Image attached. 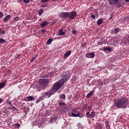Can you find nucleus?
<instances>
[{
  "label": "nucleus",
  "mask_w": 129,
  "mask_h": 129,
  "mask_svg": "<svg viewBox=\"0 0 129 129\" xmlns=\"http://www.w3.org/2000/svg\"><path fill=\"white\" fill-rule=\"evenodd\" d=\"M128 100L126 97L121 98L116 102V106L117 108H126Z\"/></svg>",
  "instance_id": "1"
},
{
  "label": "nucleus",
  "mask_w": 129,
  "mask_h": 129,
  "mask_svg": "<svg viewBox=\"0 0 129 129\" xmlns=\"http://www.w3.org/2000/svg\"><path fill=\"white\" fill-rule=\"evenodd\" d=\"M63 85H64L63 83H62V81L60 80L59 81L54 84L53 86L52 87L51 90H52L54 93H55V92L59 90L61 88V87L63 86Z\"/></svg>",
  "instance_id": "2"
},
{
  "label": "nucleus",
  "mask_w": 129,
  "mask_h": 129,
  "mask_svg": "<svg viewBox=\"0 0 129 129\" xmlns=\"http://www.w3.org/2000/svg\"><path fill=\"white\" fill-rule=\"evenodd\" d=\"M39 86L41 89H45L49 84V79H40L39 81Z\"/></svg>",
  "instance_id": "3"
},
{
  "label": "nucleus",
  "mask_w": 129,
  "mask_h": 129,
  "mask_svg": "<svg viewBox=\"0 0 129 129\" xmlns=\"http://www.w3.org/2000/svg\"><path fill=\"white\" fill-rule=\"evenodd\" d=\"M71 73L70 72H67L66 73H64L62 75L63 79H60V81L64 84L66 82H67V80H69V79H70V78L71 77Z\"/></svg>",
  "instance_id": "4"
},
{
  "label": "nucleus",
  "mask_w": 129,
  "mask_h": 129,
  "mask_svg": "<svg viewBox=\"0 0 129 129\" xmlns=\"http://www.w3.org/2000/svg\"><path fill=\"white\" fill-rule=\"evenodd\" d=\"M54 93V91L53 90H50L46 92H45L42 96L44 98H49L51 97L52 95Z\"/></svg>",
  "instance_id": "5"
},
{
  "label": "nucleus",
  "mask_w": 129,
  "mask_h": 129,
  "mask_svg": "<svg viewBox=\"0 0 129 129\" xmlns=\"http://www.w3.org/2000/svg\"><path fill=\"white\" fill-rule=\"evenodd\" d=\"M69 13V19H70V20H74V19H75L77 16V13H76V12L72 11Z\"/></svg>",
  "instance_id": "6"
},
{
  "label": "nucleus",
  "mask_w": 129,
  "mask_h": 129,
  "mask_svg": "<svg viewBox=\"0 0 129 129\" xmlns=\"http://www.w3.org/2000/svg\"><path fill=\"white\" fill-rule=\"evenodd\" d=\"M59 18H63V19H68L69 18V12H63L60 13L59 15Z\"/></svg>",
  "instance_id": "7"
},
{
  "label": "nucleus",
  "mask_w": 129,
  "mask_h": 129,
  "mask_svg": "<svg viewBox=\"0 0 129 129\" xmlns=\"http://www.w3.org/2000/svg\"><path fill=\"white\" fill-rule=\"evenodd\" d=\"M95 111H93L91 112L90 114V111H88L86 113V115L87 116V117H92V118H94L95 117Z\"/></svg>",
  "instance_id": "8"
},
{
  "label": "nucleus",
  "mask_w": 129,
  "mask_h": 129,
  "mask_svg": "<svg viewBox=\"0 0 129 129\" xmlns=\"http://www.w3.org/2000/svg\"><path fill=\"white\" fill-rule=\"evenodd\" d=\"M122 43L125 45V46H128L129 45V40L125 36L124 37L123 39L122 40Z\"/></svg>",
  "instance_id": "9"
},
{
  "label": "nucleus",
  "mask_w": 129,
  "mask_h": 129,
  "mask_svg": "<svg viewBox=\"0 0 129 129\" xmlns=\"http://www.w3.org/2000/svg\"><path fill=\"white\" fill-rule=\"evenodd\" d=\"M95 56V54L93 52L89 53L86 54V57L87 58H94Z\"/></svg>",
  "instance_id": "10"
},
{
  "label": "nucleus",
  "mask_w": 129,
  "mask_h": 129,
  "mask_svg": "<svg viewBox=\"0 0 129 129\" xmlns=\"http://www.w3.org/2000/svg\"><path fill=\"white\" fill-rule=\"evenodd\" d=\"M7 81H4V82L0 83V89H2L6 86V84H7Z\"/></svg>",
  "instance_id": "11"
},
{
  "label": "nucleus",
  "mask_w": 129,
  "mask_h": 129,
  "mask_svg": "<svg viewBox=\"0 0 129 129\" xmlns=\"http://www.w3.org/2000/svg\"><path fill=\"white\" fill-rule=\"evenodd\" d=\"M58 105L59 106H60V107H62V106L63 107H66V103H64V102L63 101H60L59 103H58Z\"/></svg>",
  "instance_id": "12"
},
{
  "label": "nucleus",
  "mask_w": 129,
  "mask_h": 129,
  "mask_svg": "<svg viewBox=\"0 0 129 129\" xmlns=\"http://www.w3.org/2000/svg\"><path fill=\"white\" fill-rule=\"evenodd\" d=\"M95 90H93L92 91H91L90 93H89L86 96V98H90L91 96H92V94L94 93Z\"/></svg>",
  "instance_id": "13"
},
{
  "label": "nucleus",
  "mask_w": 129,
  "mask_h": 129,
  "mask_svg": "<svg viewBox=\"0 0 129 129\" xmlns=\"http://www.w3.org/2000/svg\"><path fill=\"white\" fill-rule=\"evenodd\" d=\"M71 54V50H69L67 51L64 55V58H67V57H69Z\"/></svg>",
  "instance_id": "14"
},
{
  "label": "nucleus",
  "mask_w": 129,
  "mask_h": 129,
  "mask_svg": "<svg viewBox=\"0 0 129 129\" xmlns=\"http://www.w3.org/2000/svg\"><path fill=\"white\" fill-rule=\"evenodd\" d=\"M72 116L74 117H78V116H80V113L78 112L77 114H75L73 112L72 113Z\"/></svg>",
  "instance_id": "15"
},
{
  "label": "nucleus",
  "mask_w": 129,
  "mask_h": 129,
  "mask_svg": "<svg viewBox=\"0 0 129 129\" xmlns=\"http://www.w3.org/2000/svg\"><path fill=\"white\" fill-rule=\"evenodd\" d=\"M109 4L111 6H114V5H116V3H115V0H109Z\"/></svg>",
  "instance_id": "16"
},
{
  "label": "nucleus",
  "mask_w": 129,
  "mask_h": 129,
  "mask_svg": "<svg viewBox=\"0 0 129 129\" xmlns=\"http://www.w3.org/2000/svg\"><path fill=\"white\" fill-rule=\"evenodd\" d=\"M103 22V21L102 20V19L100 18L97 21V24L99 26H100V25H101V24H102V22Z\"/></svg>",
  "instance_id": "17"
},
{
  "label": "nucleus",
  "mask_w": 129,
  "mask_h": 129,
  "mask_svg": "<svg viewBox=\"0 0 129 129\" xmlns=\"http://www.w3.org/2000/svg\"><path fill=\"white\" fill-rule=\"evenodd\" d=\"M11 18V15H9L6 16L4 19V22H7L8 21H9V19Z\"/></svg>",
  "instance_id": "18"
},
{
  "label": "nucleus",
  "mask_w": 129,
  "mask_h": 129,
  "mask_svg": "<svg viewBox=\"0 0 129 129\" xmlns=\"http://www.w3.org/2000/svg\"><path fill=\"white\" fill-rule=\"evenodd\" d=\"M48 25V22L47 21H45L44 22L41 23L40 24V26L42 28H44V27L47 26Z\"/></svg>",
  "instance_id": "19"
},
{
  "label": "nucleus",
  "mask_w": 129,
  "mask_h": 129,
  "mask_svg": "<svg viewBox=\"0 0 129 129\" xmlns=\"http://www.w3.org/2000/svg\"><path fill=\"white\" fill-rule=\"evenodd\" d=\"M27 99H28L27 101H33L34 100V98L32 96H28Z\"/></svg>",
  "instance_id": "20"
},
{
  "label": "nucleus",
  "mask_w": 129,
  "mask_h": 129,
  "mask_svg": "<svg viewBox=\"0 0 129 129\" xmlns=\"http://www.w3.org/2000/svg\"><path fill=\"white\" fill-rule=\"evenodd\" d=\"M56 120H57V116H55L50 119L49 122H53V121H56Z\"/></svg>",
  "instance_id": "21"
},
{
  "label": "nucleus",
  "mask_w": 129,
  "mask_h": 129,
  "mask_svg": "<svg viewBox=\"0 0 129 129\" xmlns=\"http://www.w3.org/2000/svg\"><path fill=\"white\" fill-rule=\"evenodd\" d=\"M58 34L59 36H64V35H65V33L63 32V30H59L58 31Z\"/></svg>",
  "instance_id": "22"
},
{
  "label": "nucleus",
  "mask_w": 129,
  "mask_h": 129,
  "mask_svg": "<svg viewBox=\"0 0 129 129\" xmlns=\"http://www.w3.org/2000/svg\"><path fill=\"white\" fill-rule=\"evenodd\" d=\"M66 109H67V107H64L62 108L60 110V113H63V114L65 113V110H66Z\"/></svg>",
  "instance_id": "23"
},
{
  "label": "nucleus",
  "mask_w": 129,
  "mask_h": 129,
  "mask_svg": "<svg viewBox=\"0 0 129 129\" xmlns=\"http://www.w3.org/2000/svg\"><path fill=\"white\" fill-rule=\"evenodd\" d=\"M44 13V10L40 9L38 11V15L39 16H42Z\"/></svg>",
  "instance_id": "24"
},
{
  "label": "nucleus",
  "mask_w": 129,
  "mask_h": 129,
  "mask_svg": "<svg viewBox=\"0 0 129 129\" xmlns=\"http://www.w3.org/2000/svg\"><path fill=\"white\" fill-rule=\"evenodd\" d=\"M53 41V38H49L47 41L46 44L47 45H50V43H52V41Z\"/></svg>",
  "instance_id": "25"
},
{
  "label": "nucleus",
  "mask_w": 129,
  "mask_h": 129,
  "mask_svg": "<svg viewBox=\"0 0 129 129\" xmlns=\"http://www.w3.org/2000/svg\"><path fill=\"white\" fill-rule=\"evenodd\" d=\"M104 51H109V52H110L111 51V48L110 47H105L103 49Z\"/></svg>",
  "instance_id": "26"
},
{
  "label": "nucleus",
  "mask_w": 129,
  "mask_h": 129,
  "mask_svg": "<svg viewBox=\"0 0 129 129\" xmlns=\"http://www.w3.org/2000/svg\"><path fill=\"white\" fill-rule=\"evenodd\" d=\"M105 127H110V125H109V122L107 121H105Z\"/></svg>",
  "instance_id": "27"
},
{
  "label": "nucleus",
  "mask_w": 129,
  "mask_h": 129,
  "mask_svg": "<svg viewBox=\"0 0 129 129\" xmlns=\"http://www.w3.org/2000/svg\"><path fill=\"white\" fill-rule=\"evenodd\" d=\"M0 43H1V44H4V43H7V41L5 40L4 38H0Z\"/></svg>",
  "instance_id": "28"
},
{
  "label": "nucleus",
  "mask_w": 129,
  "mask_h": 129,
  "mask_svg": "<svg viewBox=\"0 0 129 129\" xmlns=\"http://www.w3.org/2000/svg\"><path fill=\"white\" fill-rule=\"evenodd\" d=\"M60 98L61 99H65L66 98V95H65V94H63L60 96Z\"/></svg>",
  "instance_id": "29"
},
{
  "label": "nucleus",
  "mask_w": 129,
  "mask_h": 129,
  "mask_svg": "<svg viewBox=\"0 0 129 129\" xmlns=\"http://www.w3.org/2000/svg\"><path fill=\"white\" fill-rule=\"evenodd\" d=\"M90 14H91V18H93V20H94V19L96 18V16L94 15V14L92 13H91Z\"/></svg>",
  "instance_id": "30"
},
{
  "label": "nucleus",
  "mask_w": 129,
  "mask_h": 129,
  "mask_svg": "<svg viewBox=\"0 0 129 129\" xmlns=\"http://www.w3.org/2000/svg\"><path fill=\"white\" fill-rule=\"evenodd\" d=\"M116 5H117V8H121V7H122V4L121 3H117V4Z\"/></svg>",
  "instance_id": "31"
},
{
  "label": "nucleus",
  "mask_w": 129,
  "mask_h": 129,
  "mask_svg": "<svg viewBox=\"0 0 129 129\" xmlns=\"http://www.w3.org/2000/svg\"><path fill=\"white\" fill-rule=\"evenodd\" d=\"M47 31V30L46 29H42V30H41V32H42V33L43 34H44L45 35L46 34V32Z\"/></svg>",
  "instance_id": "32"
},
{
  "label": "nucleus",
  "mask_w": 129,
  "mask_h": 129,
  "mask_svg": "<svg viewBox=\"0 0 129 129\" xmlns=\"http://www.w3.org/2000/svg\"><path fill=\"white\" fill-rule=\"evenodd\" d=\"M8 105H9V106H12V102H11V101H7V102Z\"/></svg>",
  "instance_id": "33"
},
{
  "label": "nucleus",
  "mask_w": 129,
  "mask_h": 129,
  "mask_svg": "<svg viewBox=\"0 0 129 129\" xmlns=\"http://www.w3.org/2000/svg\"><path fill=\"white\" fill-rule=\"evenodd\" d=\"M36 60V56L34 57V56H32V58H31V59L30 60V62H33L34 60Z\"/></svg>",
  "instance_id": "34"
},
{
  "label": "nucleus",
  "mask_w": 129,
  "mask_h": 129,
  "mask_svg": "<svg viewBox=\"0 0 129 129\" xmlns=\"http://www.w3.org/2000/svg\"><path fill=\"white\" fill-rule=\"evenodd\" d=\"M114 32H115V34H117L118 32H119V30H118L117 28H115Z\"/></svg>",
  "instance_id": "35"
},
{
  "label": "nucleus",
  "mask_w": 129,
  "mask_h": 129,
  "mask_svg": "<svg viewBox=\"0 0 129 129\" xmlns=\"http://www.w3.org/2000/svg\"><path fill=\"white\" fill-rule=\"evenodd\" d=\"M103 44V42H102V40H100V41L98 42V45H102Z\"/></svg>",
  "instance_id": "36"
},
{
  "label": "nucleus",
  "mask_w": 129,
  "mask_h": 129,
  "mask_svg": "<svg viewBox=\"0 0 129 129\" xmlns=\"http://www.w3.org/2000/svg\"><path fill=\"white\" fill-rule=\"evenodd\" d=\"M122 0H115V4L117 5V3H120Z\"/></svg>",
  "instance_id": "37"
},
{
  "label": "nucleus",
  "mask_w": 129,
  "mask_h": 129,
  "mask_svg": "<svg viewBox=\"0 0 129 129\" xmlns=\"http://www.w3.org/2000/svg\"><path fill=\"white\" fill-rule=\"evenodd\" d=\"M23 2L25 4H29V3H30V0H23Z\"/></svg>",
  "instance_id": "38"
},
{
  "label": "nucleus",
  "mask_w": 129,
  "mask_h": 129,
  "mask_svg": "<svg viewBox=\"0 0 129 129\" xmlns=\"http://www.w3.org/2000/svg\"><path fill=\"white\" fill-rule=\"evenodd\" d=\"M14 21H19V17H16L14 18Z\"/></svg>",
  "instance_id": "39"
},
{
  "label": "nucleus",
  "mask_w": 129,
  "mask_h": 129,
  "mask_svg": "<svg viewBox=\"0 0 129 129\" xmlns=\"http://www.w3.org/2000/svg\"><path fill=\"white\" fill-rule=\"evenodd\" d=\"M3 17H4V14L2 12H0V18H3Z\"/></svg>",
  "instance_id": "40"
},
{
  "label": "nucleus",
  "mask_w": 129,
  "mask_h": 129,
  "mask_svg": "<svg viewBox=\"0 0 129 129\" xmlns=\"http://www.w3.org/2000/svg\"><path fill=\"white\" fill-rule=\"evenodd\" d=\"M49 0H41V3H47Z\"/></svg>",
  "instance_id": "41"
},
{
  "label": "nucleus",
  "mask_w": 129,
  "mask_h": 129,
  "mask_svg": "<svg viewBox=\"0 0 129 129\" xmlns=\"http://www.w3.org/2000/svg\"><path fill=\"white\" fill-rule=\"evenodd\" d=\"M73 112H77V109H75V108H74L73 109Z\"/></svg>",
  "instance_id": "42"
},
{
  "label": "nucleus",
  "mask_w": 129,
  "mask_h": 129,
  "mask_svg": "<svg viewBox=\"0 0 129 129\" xmlns=\"http://www.w3.org/2000/svg\"><path fill=\"white\" fill-rule=\"evenodd\" d=\"M43 78H48V75H45L43 76Z\"/></svg>",
  "instance_id": "43"
},
{
  "label": "nucleus",
  "mask_w": 129,
  "mask_h": 129,
  "mask_svg": "<svg viewBox=\"0 0 129 129\" xmlns=\"http://www.w3.org/2000/svg\"><path fill=\"white\" fill-rule=\"evenodd\" d=\"M4 101V99L2 98H0V104Z\"/></svg>",
  "instance_id": "44"
},
{
  "label": "nucleus",
  "mask_w": 129,
  "mask_h": 129,
  "mask_svg": "<svg viewBox=\"0 0 129 129\" xmlns=\"http://www.w3.org/2000/svg\"><path fill=\"white\" fill-rule=\"evenodd\" d=\"M2 34H3V35H5V34H6V31L3 30V31H2Z\"/></svg>",
  "instance_id": "45"
},
{
  "label": "nucleus",
  "mask_w": 129,
  "mask_h": 129,
  "mask_svg": "<svg viewBox=\"0 0 129 129\" xmlns=\"http://www.w3.org/2000/svg\"><path fill=\"white\" fill-rule=\"evenodd\" d=\"M72 33H73L74 35H75V34H76V31H75V30H73Z\"/></svg>",
  "instance_id": "46"
},
{
  "label": "nucleus",
  "mask_w": 129,
  "mask_h": 129,
  "mask_svg": "<svg viewBox=\"0 0 129 129\" xmlns=\"http://www.w3.org/2000/svg\"><path fill=\"white\" fill-rule=\"evenodd\" d=\"M77 125L78 127H81V124L80 123H79Z\"/></svg>",
  "instance_id": "47"
},
{
  "label": "nucleus",
  "mask_w": 129,
  "mask_h": 129,
  "mask_svg": "<svg viewBox=\"0 0 129 129\" xmlns=\"http://www.w3.org/2000/svg\"><path fill=\"white\" fill-rule=\"evenodd\" d=\"M16 126H17V127H20V124H16Z\"/></svg>",
  "instance_id": "48"
},
{
  "label": "nucleus",
  "mask_w": 129,
  "mask_h": 129,
  "mask_svg": "<svg viewBox=\"0 0 129 129\" xmlns=\"http://www.w3.org/2000/svg\"><path fill=\"white\" fill-rule=\"evenodd\" d=\"M41 7H42V8H46L47 7V6H46V5H42Z\"/></svg>",
  "instance_id": "49"
},
{
  "label": "nucleus",
  "mask_w": 129,
  "mask_h": 129,
  "mask_svg": "<svg viewBox=\"0 0 129 129\" xmlns=\"http://www.w3.org/2000/svg\"><path fill=\"white\" fill-rule=\"evenodd\" d=\"M20 56L21 55L20 54H19V55H17V56L16 57H17V58H20Z\"/></svg>",
  "instance_id": "50"
},
{
  "label": "nucleus",
  "mask_w": 129,
  "mask_h": 129,
  "mask_svg": "<svg viewBox=\"0 0 129 129\" xmlns=\"http://www.w3.org/2000/svg\"><path fill=\"white\" fill-rule=\"evenodd\" d=\"M125 3H129V0H124Z\"/></svg>",
  "instance_id": "51"
},
{
  "label": "nucleus",
  "mask_w": 129,
  "mask_h": 129,
  "mask_svg": "<svg viewBox=\"0 0 129 129\" xmlns=\"http://www.w3.org/2000/svg\"><path fill=\"white\" fill-rule=\"evenodd\" d=\"M106 129H110V127H108L106 128Z\"/></svg>",
  "instance_id": "52"
},
{
  "label": "nucleus",
  "mask_w": 129,
  "mask_h": 129,
  "mask_svg": "<svg viewBox=\"0 0 129 129\" xmlns=\"http://www.w3.org/2000/svg\"><path fill=\"white\" fill-rule=\"evenodd\" d=\"M112 19V16L110 17V18H109V20H111Z\"/></svg>",
  "instance_id": "53"
},
{
  "label": "nucleus",
  "mask_w": 129,
  "mask_h": 129,
  "mask_svg": "<svg viewBox=\"0 0 129 129\" xmlns=\"http://www.w3.org/2000/svg\"><path fill=\"white\" fill-rule=\"evenodd\" d=\"M53 1V2H57V1H58V0H52Z\"/></svg>",
  "instance_id": "54"
},
{
  "label": "nucleus",
  "mask_w": 129,
  "mask_h": 129,
  "mask_svg": "<svg viewBox=\"0 0 129 129\" xmlns=\"http://www.w3.org/2000/svg\"><path fill=\"white\" fill-rule=\"evenodd\" d=\"M85 45H86V44H85V43L83 45V47L84 46H85Z\"/></svg>",
  "instance_id": "55"
},
{
  "label": "nucleus",
  "mask_w": 129,
  "mask_h": 129,
  "mask_svg": "<svg viewBox=\"0 0 129 129\" xmlns=\"http://www.w3.org/2000/svg\"><path fill=\"white\" fill-rule=\"evenodd\" d=\"M127 18L129 19V15L127 16Z\"/></svg>",
  "instance_id": "56"
},
{
  "label": "nucleus",
  "mask_w": 129,
  "mask_h": 129,
  "mask_svg": "<svg viewBox=\"0 0 129 129\" xmlns=\"http://www.w3.org/2000/svg\"><path fill=\"white\" fill-rule=\"evenodd\" d=\"M0 4H2V1L0 0Z\"/></svg>",
  "instance_id": "57"
},
{
  "label": "nucleus",
  "mask_w": 129,
  "mask_h": 129,
  "mask_svg": "<svg viewBox=\"0 0 129 129\" xmlns=\"http://www.w3.org/2000/svg\"><path fill=\"white\" fill-rule=\"evenodd\" d=\"M97 17H98V14L97 15Z\"/></svg>",
  "instance_id": "58"
},
{
  "label": "nucleus",
  "mask_w": 129,
  "mask_h": 129,
  "mask_svg": "<svg viewBox=\"0 0 129 129\" xmlns=\"http://www.w3.org/2000/svg\"><path fill=\"white\" fill-rule=\"evenodd\" d=\"M13 108H14V109H15V108H16V107H13Z\"/></svg>",
  "instance_id": "59"
}]
</instances>
